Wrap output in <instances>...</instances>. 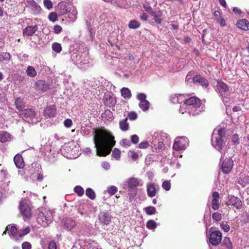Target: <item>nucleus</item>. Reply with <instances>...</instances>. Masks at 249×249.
Segmentation results:
<instances>
[{"label": "nucleus", "mask_w": 249, "mask_h": 249, "mask_svg": "<svg viewBox=\"0 0 249 249\" xmlns=\"http://www.w3.org/2000/svg\"><path fill=\"white\" fill-rule=\"evenodd\" d=\"M96 155L105 157L108 155L115 144L114 137L107 130L99 129L95 131L93 137Z\"/></svg>", "instance_id": "nucleus-1"}, {"label": "nucleus", "mask_w": 249, "mask_h": 249, "mask_svg": "<svg viewBox=\"0 0 249 249\" xmlns=\"http://www.w3.org/2000/svg\"><path fill=\"white\" fill-rule=\"evenodd\" d=\"M226 133L225 128L217 127L215 129L212 136V144L217 150H221L225 146L224 136Z\"/></svg>", "instance_id": "nucleus-2"}, {"label": "nucleus", "mask_w": 249, "mask_h": 249, "mask_svg": "<svg viewBox=\"0 0 249 249\" xmlns=\"http://www.w3.org/2000/svg\"><path fill=\"white\" fill-rule=\"evenodd\" d=\"M62 154L69 159L75 158L78 155V147L74 141L65 143L60 149Z\"/></svg>", "instance_id": "nucleus-3"}, {"label": "nucleus", "mask_w": 249, "mask_h": 249, "mask_svg": "<svg viewBox=\"0 0 249 249\" xmlns=\"http://www.w3.org/2000/svg\"><path fill=\"white\" fill-rule=\"evenodd\" d=\"M53 212L52 210H39L37 217V222L41 226L46 227L52 222Z\"/></svg>", "instance_id": "nucleus-4"}, {"label": "nucleus", "mask_w": 249, "mask_h": 249, "mask_svg": "<svg viewBox=\"0 0 249 249\" xmlns=\"http://www.w3.org/2000/svg\"><path fill=\"white\" fill-rule=\"evenodd\" d=\"M20 115L29 124H36L39 122V118L36 117V112L32 108L24 109Z\"/></svg>", "instance_id": "nucleus-5"}, {"label": "nucleus", "mask_w": 249, "mask_h": 249, "mask_svg": "<svg viewBox=\"0 0 249 249\" xmlns=\"http://www.w3.org/2000/svg\"><path fill=\"white\" fill-rule=\"evenodd\" d=\"M201 105L200 100L196 97H191L188 98L186 101V103L182 104L180 105L179 112L184 114L187 112L186 109L192 107H196V106Z\"/></svg>", "instance_id": "nucleus-6"}, {"label": "nucleus", "mask_w": 249, "mask_h": 249, "mask_svg": "<svg viewBox=\"0 0 249 249\" xmlns=\"http://www.w3.org/2000/svg\"><path fill=\"white\" fill-rule=\"evenodd\" d=\"M143 184L142 180L135 177L127 178L123 183L124 187H127L130 190H137V187L142 186Z\"/></svg>", "instance_id": "nucleus-7"}, {"label": "nucleus", "mask_w": 249, "mask_h": 249, "mask_svg": "<svg viewBox=\"0 0 249 249\" xmlns=\"http://www.w3.org/2000/svg\"><path fill=\"white\" fill-rule=\"evenodd\" d=\"M189 144L188 139L184 137H178L176 138L174 144L173 148L177 151L185 149Z\"/></svg>", "instance_id": "nucleus-8"}, {"label": "nucleus", "mask_w": 249, "mask_h": 249, "mask_svg": "<svg viewBox=\"0 0 249 249\" xmlns=\"http://www.w3.org/2000/svg\"><path fill=\"white\" fill-rule=\"evenodd\" d=\"M19 210L22 215L26 217L29 218L31 216V209L26 199L21 200L19 203Z\"/></svg>", "instance_id": "nucleus-9"}, {"label": "nucleus", "mask_w": 249, "mask_h": 249, "mask_svg": "<svg viewBox=\"0 0 249 249\" xmlns=\"http://www.w3.org/2000/svg\"><path fill=\"white\" fill-rule=\"evenodd\" d=\"M222 239V233L219 231H213L210 235L209 240L210 243L214 246L219 244Z\"/></svg>", "instance_id": "nucleus-10"}, {"label": "nucleus", "mask_w": 249, "mask_h": 249, "mask_svg": "<svg viewBox=\"0 0 249 249\" xmlns=\"http://www.w3.org/2000/svg\"><path fill=\"white\" fill-rule=\"evenodd\" d=\"M146 95L144 93H139L137 99L140 101L139 106L143 111L147 110L149 107V102L146 99Z\"/></svg>", "instance_id": "nucleus-11"}, {"label": "nucleus", "mask_w": 249, "mask_h": 249, "mask_svg": "<svg viewBox=\"0 0 249 249\" xmlns=\"http://www.w3.org/2000/svg\"><path fill=\"white\" fill-rule=\"evenodd\" d=\"M216 89L221 96L230 95L231 91L228 86L221 81H217Z\"/></svg>", "instance_id": "nucleus-12"}, {"label": "nucleus", "mask_w": 249, "mask_h": 249, "mask_svg": "<svg viewBox=\"0 0 249 249\" xmlns=\"http://www.w3.org/2000/svg\"><path fill=\"white\" fill-rule=\"evenodd\" d=\"M159 190V186L156 187L154 183L148 182L146 184L147 194L149 197L152 198L155 196L158 193Z\"/></svg>", "instance_id": "nucleus-13"}, {"label": "nucleus", "mask_w": 249, "mask_h": 249, "mask_svg": "<svg viewBox=\"0 0 249 249\" xmlns=\"http://www.w3.org/2000/svg\"><path fill=\"white\" fill-rule=\"evenodd\" d=\"M233 165V161L231 159L229 158L225 159L222 163V171L225 174L229 173L232 168Z\"/></svg>", "instance_id": "nucleus-14"}, {"label": "nucleus", "mask_w": 249, "mask_h": 249, "mask_svg": "<svg viewBox=\"0 0 249 249\" xmlns=\"http://www.w3.org/2000/svg\"><path fill=\"white\" fill-rule=\"evenodd\" d=\"M228 206H232L237 209H241L242 207V202L240 199L234 196H230L229 200L227 202Z\"/></svg>", "instance_id": "nucleus-15"}, {"label": "nucleus", "mask_w": 249, "mask_h": 249, "mask_svg": "<svg viewBox=\"0 0 249 249\" xmlns=\"http://www.w3.org/2000/svg\"><path fill=\"white\" fill-rule=\"evenodd\" d=\"M111 216L109 213L102 212L99 215V219L102 224L107 225L111 221Z\"/></svg>", "instance_id": "nucleus-16"}, {"label": "nucleus", "mask_w": 249, "mask_h": 249, "mask_svg": "<svg viewBox=\"0 0 249 249\" xmlns=\"http://www.w3.org/2000/svg\"><path fill=\"white\" fill-rule=\"evenodd\" d=\"M38 29L37 25L28 26L25 28L22 32L24 36H30L34 35Z\"/></svg>", "instance_id": "nucleus-17"}, {"label": "nucleus", "mask_w": 249, "mask_h": 249, "mask_svg": "<svg viewBox=\"0 0 249 249\" xmlns=\"http://www.w3.org/2000/svg\"><path fill=\"white\" fill-rule=\"evenodd\" d=\"M192 81L194 83H198L203 87L206 88L209 86V82L208 80L204 77L200 75L195 76L193 78Z\"/></svg>", "instance_id": "nucleus-18"}, {"label": "nucleus", "mask_w": 249, "mask_h": 249, "mask_svg": "<svg viewBox=\"0 0 249 249\" xmlns=\"http://www.w3.org/2000/svg\"><path fill=\"white\" fill-rule=\"evenodd\" d=\"M64 228L71 231L76 226V222L71 218H66L63 221Z\"/></svg>", "instance_id": "nucleus-19"}, {"label": "nucleus", "mask_w": 249, "mask_h": 249, "mask_svg": "<svg viewBox=\"0 0 249 249\" xmlns=\"http://www.w3.org/2000/svg\"><path fill=\"white\" fill-rule=\"evenodd\" d=\"M56 109L54 105L47 106L44 109V115L46 118L54 117L56 115Z\"/></svg>", "instance_id": "nucleus-20"}, {"label": "nucleus", "mask_w": 249, "mask_h": 249, "mask_svg": "<svg viewBox=\"0 0 249 249\" xmlns=\"http://www.w3.org/2000/svg\"><path fill=\"white\" fill-rule=\"evenodd\" d=\"M58 9L60 15L66 14L70 11L69 4L65 2L59 3L58 6Z\"/></svg>", "instance_id": "nucleus-21"}, {"label": "nucleus", "mask_w": 249, "mask_h": 249, "mask_svg": "<svg viewBox=\"0 0 249 249\" xmlns=\"http://www.w3.org/2000/svg\"><path fill=\"white\" fill-rule=\"evenodd\" d=\"M187 112L190 115L192 116H196L197 115L199 114L200 112L203 111L202 107H201V105H197L196 107H189L186 109Z\"/></svg>", "instance_id": "nucleus-22"}, {"label": "nucleus", "mask_w": 249, "mask_h": 249, "mask_svg": "<svg viewBox=\"0 0 249 249\" xmlns=\"http://www.w3.org/2000/svg\"><path fill=\"white\" fill-rule=\"evenodd\" d=\"M77 63L80 65H85L89 63V58L87 53H84L81 55L76 56Z\"/></svg>", "instance_id": "nucleus-23"}, {"label": "nucleus", "mask_w": 249, "mask_h": 249, "mask_svg": "<svg viewBox=\"0 0 249 249\" xmlns=\"http://www.w3.org/2000/svg\"><path fill=\"white\" fill-rule=\"evenodd\" d=\"M219 195L217 192H214L213 194V200L212 201V208L214 210L219 209L220 203L219 202Z\"/></svg>", "instance_id": "nucleus-24"}, {"label": "nucleus", "mask_w": 249, "mask_h": 249, "mask_svg": "<svg viewBox=\"0 0 249 249\" xmlns=\"http://www.w3.org/2000/svg\"><path fill=\"white\" fill-rule=\"evenodd\" d=\"M236 26L238 28L247 31L249 30V22L246 19H242L238 20Z\"/></svg>", "instance_id": "nucleus-25"}, {"label": "nucleus", "mask_w": 249, "mask_h": 249, "mask_svg": "<svg viewBox=\"0 0 249 249\" xmlns=\"http://www.w3.org/2000/svg\"><path fill=\"white\" fill-rule=\"evenodd\" d=\"M36 88L42 91H46L49 89V85L43 80H38L36 83Z\"/></svg>", "instance_id": "nucleus-26"}, {"label": "nucleus", "mask_w": 249, "mask_h": 249, "mask_svg": "<svg viewBox=\"0 0 249 249\" xmlns=\"http://www.w3.org/2000/svg\"><path fill=\"white\" fill-rule=\"evenodd\" d=\"M187 100V99L183 94H178L177 95H175V96L173 97L171 99V101L173 103H179L181 104V105L182 104L186 103V101Z\"/></svg>", "instance_id": "nucleus-27"}, {"label": "nucleus", "mask_w": 249, "mask_h": 249, "mask_svg": "<svg viewBox=\"0 0 249 249\" xmlns=\"http://www.w3.org/2000/svg\"><path fill=\"white\" fill-rule=\"evenodd\" d=\"M14 161L17 168L21 169L24 167V163L21 155H16L14 158Z\"/></svg>", "instance_id": "nucleus-28"}, {"label": "nucleus", "mask_w": 249, "mask_h": 249, "mask_svg": "<svg viewBox=\"0 0 249 249\" xmlns=\"http://www.w3.org/2000/svg\"><path fill=\"white\" fill-rule=\"evenodd\" d=\"M71 249H99L96 246V243L94 241H91L90 243H85L84 247L80 249H78L76 246L72 247Z\"/></svg>", "instance_id": "nucleus-29"}, {"label": "nucleus", "mask_w": 249, "mask_h": 249, "mask_svg": "<svg viewBox=\"0 0 249 249\" xmlns=\"http://www.w3.org/2000/svg\"><path fill=\"white\" fill-rule=\"evenodd\" d=\"M26 6L32 9H35L36 11L40 10V7L37 5V3L34 0H24Z\"/></svg>", "instance_id": "nucleus-30"}, {"label": "nucleus", "mask_w": 249, "mask_h": 249, "mask_svg": "<svg viewBox=\"0 0 249 249\" xmlns=\"http://www.w3.org/2000/svg\"><path fill=\"white\" fill-rule=\"evenodd\" d=\"M221 246L224 249H232V245L230 238L225 237L224 238Z\"/></svg>", "instance_id": "nucleus-31"}, {"label": "nucleus", "mask_w": 249, "mask_h": 249, "mask_svg": "<svg viewBox=\"0 0 249 249\" xmlns=\"http://www.w3.org/2000/svg\"><path fill=\"white\" fill-rule=\"evenodd\" d=\"M19 232H20V231H17V229L15 226H12L9 232V234L12 238L17 240L19 237Z\"/></svg>", "instance_id": "nucleus-32"}, {"label": "nucleus", "mask_w": 249, "mask_h": 249, "mask_svg": "<svg viewBox=\"0 0 249 249\" xmlns=\"http://www.w3.org/2000/svg\"><path fill=\"white\" fill-rule=\"evenodd\" d=\"M11 139V135L7 132H0V142H4L9 141Z\"/></svg>", "instance_id": "nucleus-33"}, {"label": "nucleus", "mask_w": 249, "mask_h": 249, "mask_svg": "<svg viewBox=\"0 0 249 249\" xmlns=\"http://www.w3.org/2000/svg\"><path fill=\"white\" fill-rule=\"evenodd\" d=\"M26 72L27 75L31 77H35L37 74V72L35 69L31 66L27 67Z\"/></svg>", "instance_id": "nucleus-34"}, {"label": "nucleus", "mask_w": 249, "mask_h": 249, "mask_svg": "<svg viewBox=\"0 0 249 249\" xmlns=\"http://www.w3.org/2000/svg\"><path fill=\"white\" fill-rule=\"evenodd\" d=\"M121 92L122 96L125 99H129L131 97V91L127 88H123Z\"/></svg>", "instance_id": "nucleus-35"}, {"label": "nucleus", "mask_w": 249, "mask_h": 249, "mask_svg": "<svg viewBox=\"0 0 249 249\" xmlns=\"http://www.w3.org/2000/svg\"><path fill=\"white\" fill-rule=\"evenodd\" d=\"M15 105L18 110L22 111L24 110V105L22 99L20 98L17 99L15 101Z\"/></svg>", "instance_id": "nucleus-36"}, {"label": "nucleus", "mask_w": 249, "mask_h": 249, "mask_svg": "<svg viewBox=\"0 0 249 249\" xmlns=\"http://www.w3.org/2000/svg\"><path fill=\"white\" fill-rule=\"evenodd\" d=\"M86 195L90 199L93 200L96 197L94 191L90 188H88L86 190Z\"/></svg>", "instance_id": "nucleus-37"}, {"label": "nucleus", "mask_w": 249, "mask_h": 249, "mask_svg": "<svg viewBox=\"0 0 249 249\" xmlns=\"http://www.w3.org/2000/svg\"><path fill=\"white\" fill-rule=\"evenodd\" d=\"M119 125L122 131H126L128 129L129 124L126 119L120 121Z\"/></svg>", "instance_id": "nucleus-38"}, {"label": "nucleus", "mask_w": 249, "mask_h": 249, "mask_svg": "<svg viewBox=\"0 0 249 249\" xmlns=\"http://www.w3.org/2000/svg\"><path fill=\"white\" fill-rule=\"evenodd\" d=\"M11 58V55L8 53H2L0 54V62L4 61L9 60Z\"/></svg>", "instance_id": "nucleus-39"}, {"label": "nucleus", "mask_w": 249, "mask_h": 249, "mask_svg": "<svg viewBox=\"0 0 249 249\" xmlns=\"http://www.w3.org/2000/svg\"><path fill=\"white\" fill-rule=\"evenodd\" d=\"M145 213L148 215L154 214L156 213V209L154 207L148 206L144 208Z\"/></svg>", "instance_id": "nucleus-40"}, {"label": "nucleus", "mask_w": 249, "mask_h": 249, "mask_svg": "<svg viewBox=\"0 0 249 249\" xmlns=\"http://www.w3.org/2000/svg\"><path fill=\"white\" fill-rule=\"evenodd\" d=\"M140 23L135 20H131L129 22V23L128 25L129 28L133 29L138 28L140 27Z\"/></svg>", "instance_id": "nucleus-41"}, {"label": "nucleus", "mask_w": 249, "mask_h": 249, "mask_svg": "<svg viewBox=\"0 0 249 249\" xmlns=\"http://www.w3.org/2000/svg\"><path fill=\"white\" fill-rule=\"evenodd\" d=\"M52 49L53 51L56 53H59L61 50L62 48L60 44L58 43H54L52 45Z\"/></svg>", "instance_id": "nucleus-42"}, {"label": "nucleus", "mask_w": 249, "mask_h": 249, "mask_svg": "<svg viewBox=\"0 0 249 249\" xmlns=\"http://www.w3.org/2000/svg\"><path fill=\"white\" fill-rule=\"evenodd\" d=\"M31 231V228L30 227H27L23 229H22L20 231V232H19V237H21L30 232Z\"/></svg>", "instance_id": "nucleus-43"}, {"label": "nucleus", "mask_w": 249, "mask_h": 249, "mask_svg": "<svg viewBox=\"0 0 249 249\" xmlns=\"http://www.w3.org/2000/svg\"><path fill=\"white\" fill-rule=\"evenodd\" d=\"M74 191L78 195V196H83L84 193L83 188L80 186H75L74 188Z\"/></svg>", "instance_id": "nucleus-44"}, {"label": "nucleus", "mask_w": 249, "mask_h": 249, "mask_svg": "<svg viewBox=\"0 0 249 249\" xmlns=\"http://www.w3.org/2000/svg\"><path fill=\"white\" fill-rule=\"evenodd\" d=\"M147 227L149 229H155L157 227L156 222L153 220H149L147 222Z\"/></svg>", "instance_id": "nucleus-45"}, {"label": "nucleus", "mask_w": 249, "mask_h": 249, "mask_svg": "<svg viewBox=\"0 0 249 249\" xmlns=\"http://www.w3.org/2000/svg\"><path fill=\"white\" fill-rule=\"evenodd\" d=\"M120 155H121V152L118 149L115 148L113 150L112 153V156L116 160H118L120 159Z\"/></svg>", "instance_id": "nucleus-46"}, {"label": "nucleus", "mask_w": 249, "mask_h": 249, "mask_svg": "<svg viewBox=\"0 0 249 249\" xmlns=\"http://www.w3.org/2000/svg\"><path fill=\"white\" fill-rule=\"evenodd\" d=\"M142 7L147 12L151 14V15L154 12L153 11L152 8L149 3H144L142 4Z\"/></svg>", "instance_id": "nucleus-47"}, {"label": "nucleus", "mask_w": 249, "mask_h": 249, "mask_svg": "<svg viewBox=\"0 0 249 249\" xmlns=\"http://www.w3.org/2000/svg\"><path fill=\"white\" fill-rule=\"evenodd\" d=\"M162 187L166 191H169L171 188V183L169 180H166L163 182Z\"/></svg>", "instance_id": "nucleus-48"}, {"label": "nucleus", "mask_w": 249, "mask_h": 249, "mask_svg": "<svg viewBox=\"0 0 249 249\" xmlns=\"http://www.w3.org/2000/svg\"><path fill=\"white\" fill-rule=\"evenodd\" d=\"M154 17V19L155 22L159 24L161 23L162 20L160 18V14L156 15L155 12L151 14Z\"/></svg>", "instance_id": "nucleus-49"}, {"label": "nucleus", "mask_w": 249, "mask_h": 249, "mask_svg": "<svg viewBox=\"0 0 249 249\" xmlns=\"http://www.w3.org/2000/svg\"><path fill=\"white\" fill-rule=\"evenodd\" d=\"M117 188L114 186H111L108 188L107 192L110 195H114L117 192Z\"/></svg>", "instance_id": "nucleus-50"}, {"label": "nucleus", "mask_w": 249, "mask_h": 249, "mask_svg": "<svg viewBox=\"0 0 249 249\" xmlns=\"http://www.w3.org/2000/svg\"><path fill=\"white\" fill-rule=\"evenodd\" d=\"M128 155L133 160H136L138 158V154L133 151H129L128 152Z\"/></svg>", "instance_id": "nucleus-51"}, {"label": "nucleus", "mask_w": 249, "mask_h": 249, "mask_svg": "<svg viewBox=\"0 0 249 249\" xmlns=\"http://www.w3.org/2000/svg\"><path fill=\"white\" fill-rule=\"evenodd\" d=\"M43 3L45 7L48 9H50L53 7V4L50 0H44Z\"/></svg>", "instance_id": "nucleus-52"}, {"label": "nucleus", "mask_w": 249, "mask_h": 249, "mask_svg": "<svg viewBox=\"0 0 249 249\" xmlns=\"http://www.w3.org/2000/svg\"><path fill=\"white\" fill-rule=\"evenodd\" d=\"M49 19L50 21L54 22L57 19L56 14L54 12H52L49 16Z\"/></svg>", "instance_id": "nucleus-53"}, {"label": "nucleus", "mask_w": 249, "mask_h": 249, "mask_svg": "<svg viewBox=\"0 0 249 249\" xmlns=\"http://www.w3.org/2000/svg\"><path fill=\"white\" fill-rule=\"evenodd\" d=\"M213 218L216 221H219L221 219V214L218 213H214L212 214Z\"/></svg>", "instance_id": "nucleus-54"}, {"label": "nucleus", "mask_w": 249, "mask_h": 249, "mask_svg": "<svg viewBox=\"0 0 249 249\" xmlns=\"http://www.w3.org/2000/svg\"><path fill=\"white\" fill-rule=\"evenodd\" d=\"M231 141L235 144H239V137L237 134H234L231 137Z\"/></svg>", "instance_id": "nucleus-55"}, {"label": "nucleus", "mask_w": 249, "mask_h": 249, "mask_svg": "<svg viewBox=\"0 0 249 249\" xmlns=\"http://www.w3.org/2000/svg\"><path fill=\"white\" fill-rule=\"evenodd\" d=\"M229 96H222V100L224 104L226 106H229L230 102V99L229 98Z\"/></svg>", "instance_id": "nucleus-56"}, {"label": "nucleus", "mask_w": 249, "mask_h": 249, "mask_svg": "<svg viewBox=\"0 0 249 249\" xmlns=\"http://www.w3.org/2000/svg\"><path fill=\"white\" fill-rule=\"evenodd\" d=\"M129 119L131 120H134L138 117L137 114L135 112H131L128 114Z\"/></svg>", "instance_id": "nucleus-57"}, {"label": "nucleus", "mask_w": 249, "mask_h": 249, "mask_svg": "<svg viewBox=\"0 0 249 249\" xmlns=\"http://www.w3.org/2000/svg\"><path fill=\"white\" fill-rule=\"evenodd\" d=\"M121 144L124 147H128L131 145V142L127 139H123L121 141Z\"/></svg>", "instance_id": "nucleus-58"}, {"label": "nucleus", "mask_w": 249, "mask_h": 249, "mask_svg": "<svg viewBox=\"0 0 249 249\" xmlns=\"http://www.w3.org/2000/svg\"><path fill=\"white\" fill-rule=\"evenodd\" d=\"M31 244L28 242H24L22 244V249H31Z\"/></svg>", "instance_id": "nucleus-59"}, {"label": "nucleus", "mask_w": 249, "mask_h": 249, "mask_svg": "<svg viewBox=\"0 0 249 249\" xmlns=\"http://www.w3.org/2000/svg\"><path fill=\"white\" fill-rule=\"evenodd\" d=\"M221 228L223 230V231L225 232H227L230 230V226L226 223H222L221 224Z\"/></svg>", "instance_id": "nucleus-60"}, {"label": "nucleus", "mask_w": 249, "mask_h": 249, "mask_svg": "<svg viewBox=\"0 0 249 249\" xmlns=\"http://www.w3.org/2000/svg\"><path fill=\"white\" fill-rule=\"evenodd\" d=\"M148 146V142L147 141H143L141 142L139 145V147L141 149L146 148Z\"/></svg>", "instance_id": "nucleus-61"}, {"label": "nucleus", "mask_w": 249, "mask_h": 249, "mask_svg": "<svg viewBox=\"0 0 249 249\" xmlns=\"http://www.w3.org/2000/svg\"><path fill=\"white\" fill-rule=\"evenodd\" d=\"M49 249H56V244L54 241H51L49 243Z\"/></svg>", "instance_id": "nucleus-62"}, {"label": "nucleus", "mask_w": 249, "mask_h": 249, "mask_svg": "<svg viewBox=\"0 0 249 249\" xmlns=\"http://www.w3.org/2000/svg\"><path fill=\"white\" fill-rule=\"evenodd\" d=\"M139 141V138L137 135H133L131 136V142L134 144H136Z\"/></svg>", "instance_id": "nucleus-63"}, {"label": "nucleus", "mask_w": 249, "mask_h": 249, "mask_svg": "<svg viewBox=\"0 0 249 249\" xmlns=\"http://www.w3.org/2000/svg\"><path fill=\"white\" fill-rule=\"evenodd\" d=\"M54 33L58 34L62 31V27L60 25H55L53 28Z\"/></svg>", "instance_id": "nucleus-64"}]
</instances>
